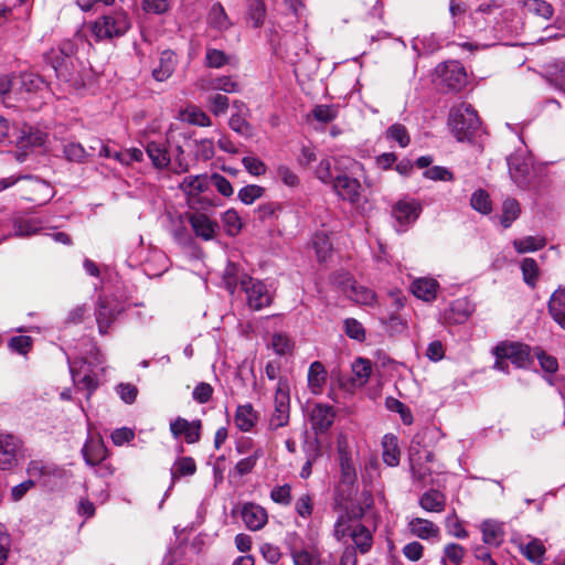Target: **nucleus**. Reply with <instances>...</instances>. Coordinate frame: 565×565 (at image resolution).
Returning a JSON list of instances; mask_svg holds the SVG:
<instances>
[{
	"mask_svg": "<svg viewBox=\"0 0 565 565\" xmlns=\"http://www.w3.org/2000/svg\"><path fill=\"white\" fill-rule=\"evenodd\" d=\"M548 312L553 320L565 330V289L555 290L548 300Z\"/></svg>",
	"mask_w": 565,
	"mask_h": 565,
	"instance_id": "31",
	"label": "nucleus"
},
{
	"mask_svg": "<svg viewBox=\"0 0 565 565\" xmlns=\"http://www.w3.org/2000/svg\"><path fill=\"white\" fill-rule=\"evenodd\" d=\"M14 234L17 236H30L39 231V223L35 218H18L14 221Z\"/></svg>",
	"mask_w": 565,
	"mask_h": 565,
	"instance_id": "60",
	"label": "nucleus"
},
{
	"mask_svg": "<svg viewBox=\"0 0 565 565\" xmlns=\"http://www.w3.org/2000/svg\"><path fill=\"white\" fill-rule=\"evenodd\" d=\"M418 503L427 512L439 513L445 510L446 497L438 490H428L420 495Z\"/></svg>",
	"mask_w": 565,
	"mask_h": 565,
	"instance_id": "33",
	"label": "nucleus"
},
{
	"mask_svg": "<svg viewBox=\"0 0 565 565\" xmlns=\"http://www.w3.org/2000/svg\"><path fill=\"white\" fill-rule=\"evenodd\" d=\"M335 413L332 406L316 404L310 413V422L316 433L327 431L333 424Z\"/></svg>",
	"mask_w": 565,
	"mask_h": 565,
	"instance_id": "21",
	"label": "nucleus"
},
{
	"mask_svg": "<svg viewBox=\"0 0 565 565\" xmlns=\"http://www.w3.org/2000/svg\"><path fill=\"white\" fill-rule=\"evenodd\" d=\"M281 49L284 50V57L289 63L296 64L301 61L309 53L306 32L286 33Z\"/></svg>",
	"mask_w": 565,
	"mask_h": 565,
	"instance_id": "15",
	"label": "nucleus"
},
{
	"mask_svg": "<svg viewBox=\"0 0 565 565\" xmlns=\"http://www.w3.org/2000/svg\"><path fill=\"white\" fill-rule=\"evenodd\" d=\"M439 284L434 278H418L412 284V292L418 299L433 301L437 296Z\"/></svg>",
	"mask_w": 565,
	"mask_h": 565,
	"instance_id": "28",
	"label": "nucleus"
},
{
	"mask_svg": "<svg viewBox=\"0 0 565 565\" xmlns=\"http://www.w3.org/2000/svg\"><path fill=\"white\" fill-rule=\"evenodd\" d=\"M248 20L253 22L254 28H260L266 18V6L263 0H250L247 11Z\"/></svg>",
	"mask_w": 565,
	"mask_h": 565,
	"instance_id": "53",
	"label": "nucleus"
},
{
	"mask_svg": "<svg viewBox=\"0 0 565 565\" xmlns=\"http://www.w3.org/2000/svg\"><path fill=\"white\" fill-rule=\"evenodd\" d=\"M350 536L360 553L365 554L371 550L373 537L371 531L365 525H354L350 532Z\"/></svg>",
	"mask_w": 565,
	"mask_h": 565,
	"instance_id": "35",
	"label": "nucleus"
},
{
	"mask_svg": "<svg viewBox=\"0 0 565 565\" xmlns=\"http://www.w3.org/2000/svg\"><path fill=\"white\" fill-rule=\"evenodd\" d=\"M210 186V179L206 174H196L185 177L179 184V189L185 194L188 203L193 207L196 203L211 205V201L201 199L200 194Z\"/></svg>",
	"mask_w": 565,
	"mask_h": 565,
	"instance_id": "13",
	"label": "nucleus"
},
{
	"mask_svg": "<svg viewBox=\"0 0 565 565\" xmlns=\"http://www.w3.org/2000/svg\"><path fill=\"white\" fill-rule=\"evenodd\" d=\"M327 379L328 372L324 365L319 361L312 362L308 370V387L313 395L322 393Z\"/></svg>",
	"mask_w": 565,
	"mask_h": 565,
	"instance_id": "26",
	"label": "nucleus"
},
{
	"mask_svg": "<svg viewBox=\"0 0 565 565\" xmlns=\"http://www.w3.org/2000/svg\"><path fill=\"white\" fill-rule=\"evenodd\" d=\"M22 457V441L14 435L0 433V470L13 469Z\"/></svg>",
	"mask_w": 565,
	"mask_h": 565,
	"instance_id": "11",
	"label": "nucleus"
},
{
	"mask_svg": "<svg viewBox=\"0 0 565 565\" xmlns=\"http://www.w3.org/2000/svg\"><path fill=\"white\" fill-rule=\"evenodd\" d=\"M244 275H239V267L234 263H228L223 273V282L230 294H234L239 286V280Z\"/></svg>",
	"mask_w": 565,
	"mask_h": 565,
	"instance_id": "47",
	"label": "nucleus"
},
{
	"mask_svg": "<svg viewBox=\"0 0 565 565\" xmlns=\"http://www.w3.org/2000/svg\"><path fill=\"white\" fill-rule=\"evenodd\" d=\"M26 472L30 476V479L35 480V483L40 482L43 487H52L54 484L51 481V473L60 476L57 466L53 463L45 465L39 460L30 461Z\"/></svg>",
	"mask_w": 565,
	"mask_h": 565,
	"instance_id": "23",
	"label": "nucleus"
},
{
	"mask_svg": "<svg viewBox=\"0 0 565 565\" xmlns=\"http://www.w3.org/2000/svg\"><path fill=\"white\" fill-rule=\"evenodd\" d=\"M241 516L246 527L250 531L263 529L268 521L267 511L253 502H247L242 505Z\"/></svg>",
	"mask_w": 565,
	"mask_h": 565,
	"instance_id": "17",
	"label": "nucleus"
},
{
	"mask_svg": "<svg viewBox=\"0 0 565 565\" xmlns=\"http://www.w3.org/2000/svg\"><path fill=\"white\" fill-rule=\"evenodd\" d=\"M147 154L157 169H164L171 163L167 147L157 141H151L146 147Z\"/></svg>",
	"mask_w": 565,
	"mask_h": 565,
	"instance_id": "34",
	"label": "nucleus"
},
{
	"mask_svg": "<svg viewBox=\"0 0 565 565\" xmlns=\"http://www.w3.org/2000/svg\"><path fill=\"white\" fill-rule=\"evenodd\" d=\"M222 222L228 235L234 236L242 230V221L234 209L225 211L222 215Z\"/></svg>",
	"mask_w": 565,
	"mask_h": 565,
	"instance_id": "58",
	"label": "nucleus"
},
{
	"mask_svg": "<svg viewBox=\"0 0 565 565\" xmlns=\"http://www.w3.org/2000/svg\"><path fill=\"white\" fill-rule=\"evenodd\" d=\"M547 82L565 94V61H556L546 68Z\"/></svg>",
	"mask_w": 565,
	"mask_h": 565,
	"instance_id": "39",
	"label": "nucleus"
},
{
	"mask_svg": "<svg viewBox=\"0 0 565 565\" xmlns=\"http://www.w3.org/2000/svg\"><path fill=\"white\" fill-rule=\"evenodd\" d=\"M209 110L216 117L225 115L230 107V99L222 94H212L206 98Z\"/></svg>",
	"mask_w": 565,
	"mask_h": 565,
	"instance_id": "49",
	"label": "nucleus"
},
{
	"mask_svg": "<svg viewBox=\"0 0 565 565\" xmlns=\"http://www.w3.org/2000/svg\"><path fill=\"white\" fill-rule=\"evenodd\" d=\"M521 213L520 204L515 199H507L502 205L501 224L509 227Z\"/></svg>",
	"mask_w": 565,
	"mask_h": 565,
	"instance_id": "50",
	"label": "nucleus"
},
{
	"mask_svg": "<svg viewBox=\"0 0 565 565\" xmlns=\"http://www.w3.org/2000/svg\"><path fill=\"white\" fill-rule=\"evenodd\" d=\"M76 362L73 361V384L77 391H85L88 398L92 393L97 388L98 381L96 375L90 370L75 371Z\"/></svg>",
	"mask_w": 565,
	"mask_h": 565,
	"instance_id": "29",
	"label": "nucleus"
},
{
	"mask_svg": "<svg viewBox=\"0 0 565 565\" xmlns=\"http://www.w3.org/2000/svg\"><path fill=\"white\" fill-rule=\"evenodd\" d=\"M210 24L217 30H227L232 23L220 3L213 4L209 13Z\"/></svg>",
	"mask_w": 565,
	"mask_h": 565,
	"instance_id": "46",
	"label": "nucleus"
},
{
	"mask_svg": "<svg viewBox=\"0 0 565 565\" xmlns=\"http://www.w3.org/2000/svg\"><path fill=\"white\" fill-rule=\"evenodd\" d=\"M247 114L245 113H233L228 119V126L230 128L235 131L236 134L249 137L252 136V126L246 120Z\"/></svg>",
	"mask_w": 565,
	"mask_h": 565,
	"instance_id": "52",
	"label": "nucleus"
},
{
	"mask_svg": "<svg viewBox=\"0 0 565 565\" xmlns=\"http://www.w3.org/2000/svg\"><path fill=\"white\" fill-rule=\"evenodd\" d=\"M385 137L387 140L396 141L402 148H406L411 142V137L406 127L398 122L393 124L387 128Z\"/></svg>",
	"mask_w": 565,
	"mask_h": 565,
	"instance_id": "48",
	"label": "nucleus"
},
{
	"mask_svg": "<svg viewBox=\"0 0 565 565\" xmlns=\"http://www.w3.org/2000/svg\"><path fill=\"white\" fill-rule=\"evenodd\" d=\"M472 311L470 302L465 298H459L450 303L445 318L449 323L460 324L468 320Z\"/></svg>",
	"mask_w": 565,
	"mask_h": 565,
	"instance_id": "25",
	"label": "nucleus"
},
{
	"mask_svg": "<svg viewBox=\"0 0 565 565\" xmlns=\"http://www.w3.org/2000/svg\"><path fill=\"white\" fill-rule=\"evenodd\" d=\"M263 456L262 448L254 449L253 454L246 458L241 459L236 466L235 470L239 476H245L254 469L257 460Z\"/></svg>",
	"mask_w": 565,
	"mask_h": 565,
	"instance_id": "62",
	"label": "nucleus"
},
{
	"mask_svg": "<svg viewBox=\"0 0 565 565\" xmlns=\"http://www.w3.org/2000/svg\"><path fill=\"white\" fill-rule=\"evenodd\" d=\"M448 125L458 141L470 139L480 127V119L471 105L460 104L449 111Z\"/></svg>",
	"mask_w": 565,
	"mask_h": 565,
	"instance_id": "5",
	"label": "nucleus"
},
{
	"mask_svg": "<svg viewBox=\"0 0 565 565\" xmlns=\"http://www.w3.org/2000/svg\"><path fill=\"white\" fill-rule=\"evenodd\" d=\"M466 550L457 543H448L444 546L441 564L443 565H461Z\"/></svg>",
	"mask_w": 565,
	"mask_h": 565,
	"instance_id": "41",
	"label": "nucleus"
},
{
	"mask_svg": "<svg viewBox=\"0 0 565 565\" xmlns=\"http://www.w3.org/2000/svg\"><path fill=\"white\" fill-rule=\"evenodd\" d=\"M332 188L337 194L351 203H356L361 195L360 182L347 174H341L332 181Z\"/></svg>",
	"mask_w": 565,
	"mask_h": 565,
	"instance_id": "18",
	"label": "nucleus"
},
{
	"mask_svg": "<svg viewBox=\"0 0 565 565\" xmlns=\"http://www.w3.org/2000/svg\"><path fill=\"white\" fill-rule=\"evenodd\" d=\"M265 193V189L257 184H248L243 186L238 193L237 198L238 200L246 204H253L256 200L260 199Z\"/></svg>",
	"mask_w": 565,
	"mask_h": 565,
	"instance_id": "57",
	"label": "nucleus"
},
{
	"mask_svg": "<svg viewBox=\"0 0 565 565\" xmlns=\"http://www.w3.org/2000/svg\"><path fill=\"white\" fill-rule=\"evenodd\" d=\"M196 471V465L191 457H181L177 459L171 468V489L175 481L182 477H189L194 475Z\"/></svg>",
	"mask_w": 565,
	"mask_h": 565,
	"instance_id": "37",
	"label": "nucleus"
},
{
	"mask_svg": "<svg viewBox=\"0 0 565 565\" xmlns=\"http://www.w3.org/2000/svg\"><path fill=\"white\" fill-rule=\"evenodd\" d=\"M546 245L545 238L541 236H526L523 238L514 239L513 246L520 254L535 252Z\"/></svg>",
	"mask_w": 565,
	"mask_h": 565,
	"instance_id": "44",
	"label": "nucleus"
},
{
	"mask_svg": "<svg viewBox=\"0 0 565 565\" xmlns=\"http://www.w3.org/2000/svg\"><path fill=\"white\" fill-rule=\"evenodd\" d=\"M482 541L489 546L499 547L504 541L503 523L495 520H484L480 524Z\"/></svg>",
	"mask_w": 565,
	"mask_h": 565,
	"instance_id": "24",
	"label": "nucleus"
},
{
	"mask_svg": "<svg viewBox=\"0 0 565 565\" xmlns=\"http://www.w3.org/2000/svg\"><path fill=\"white\" fill-rule=\"evenodd\" d=\"M382 457L383 461L390 467H395L399 463V450L394 436H384Z\"/></svg>",
	"mask_w": 565,
	"mask_h": 565,
	"instance_id": "42",
	"label": "nucleus"
},
{
	"mask_svg": "<svg viewBox=\"0 0 565 565\" xmlns=\"http://www.w3.org/2000/svg\"><path fill=\"white\" fill-rule=\"evenodd\" d=\"M291 557L295 565H320V555L316 547H311V550L292 548Z\"/></svg>",
	"mask_w": 565,
	"mask_h": 565,
	"instance_id": "43",
	"label": "nucleus"
},
{
	"mask_svg": "<svg viewBox=\"0 0 565 565\" xmlns=\"http://www.w3.org/2000/svg\"><path fill=\"white\" fill-rule=\"evenodd\" d=\"M422 212V205L415 199L399 200L393 207V216L405 231V227L414 223Z\"/></svg>",
	"mask_w": 565,
	"mask_h": 565,
	"instance_id": "16",
	"label": "nucleus"
},
{
	"mask_svg": "<svg viewBox=\"0 0 565 565\" xmlns=\"http://www.w3.org/2000/svg\"><path fill=\"white\" fill-rule=\"evenodd\" d=\"M440 83L450 90H460L467 83L465 67L458 61H448L436 67Z\"/></svg>",
	"mask_w": 565,
	"mask_h": 565,
	"instance_id": "10",
	"label": "nucleus"
},
{
	"mask_svg": "<svg viewBox=\"0 0 565 565\" xmlns=\"http://www.w3.org/2000/svg\"><path fill=\"white\" fill-rule=\"evenodd\" d=\"M470 205L473 210L482 214H489L492 210L489 194L482 189H479L472 193Z\"/></svg>",
	"mask_w": 565,
	"mask_h": 565,
	"instance_id": "55",
	"label": "nucleus"
},
{
	"mask_svg": "<svg viewBox=\"0 0 565 565\" xmlns=\"http://www.w3.org/2000/svg\"><path fill=\"white\" fill-rule=\"evenodd\" d=\"M177 64L175 54L172 51H163L159 58V65L152 70V76L158 82L167 81L174 72Z\"/></svg>",
	"mask_w": 565,
	"mask_h": 565,
	"instance_id": "30",
	"label": "nucleus"
},
{
	"mask_svg": "<svg viewBox=\"0 0 565 565\" xmlns=\"http://www.w3.org/2000/svg\"><path fill=\"white\" fill-rule=\"evenodd\" d=\"M520 551L530 562L540 565L543 562L545 546L542 541L532 539L527 543H521Z\"/></svg>",
	"mask_w": 565,
	"mask_h": 565,
	"instance_id": "40",
	"label": "nucleus"
},
{
	"mask_svg": "<svg viewBox=\"0 0 565 565\" xmlns=\"http://www.w3.org/2000/svg\"><path fill=\"white\" fill-rule=\"evenodd\" d=\"M125 311L124 305L115 297L100 296L96 303V323L100 334H106L116 321V319Z\"/></svg>",
	"mask_w": 565,
	"mask_h": 565,
	"instance_id": "9",
	"label": "nucleus"
},
{
	"mask_svg": "<svg viewBox=\"0 0 565 565\" xmlns=\"http://www.w3.org/2000/svg\"><path fill=\"white\" fill-rule=\"evenodd\" d=\"M230 63V56L224 51L206 47L205 65L211 68H221Z\"/></svg>",
	"mask_w": 565,
	"mask_h": 565,
	"instance_id": "56",
	"label": "nucleus"
},
{
	"mask_svg": "<svg viewBox=\"0 0 565 565\" xmlns=\"http://www.w3.org/2000/svg\"><path fill=\"white\" fill-rule=\"evenodd\" d=\"M189 223L194 232V234L204 239L211 241L215 237L218 225L215 221L211 220L204 213H189L186 214Z\"/></svg>",
	"mask_w": 565,
	"mask_h": 565,
	"instance_id": "19",
	"label": "nucleus"
},
{
	"mask_svg": "<svg viewBox=\"0 0 565 565\" xmlns=\"http://www.w3.org/2000/svg\"><path fill=\"white\" fill-rule=\"evenodd\" d=\"M205 89L232 94L241 92V86L234 76L223 75L209 79Z\"/></svg>",
	"mask_w": 565,
	"mask_h": 565,
	"instance_id": "38",
	"label": "nucleus"
},
{
	"mask_svg": "<svg viewBox=\"0 0 565 565\" xmlns=\"http://www.w3.org/2000/svg\"><path fill=\"white\" fill-rule=\"evenodd\" d=\"M509 173L520 189H527L532 179V160L520 153L508 158Z\"/></svg>",
	"mask_w": 565,
	"mask_h": 565,
	"instance_id": "14",
	"label": "nucleus"
},
{
	"mask_svg": "<svg viewBox=\"0 0 565 565\" xmlns=\"http://www.w3.org/2000/svg\"><path fill=\"white\" fill-rule=\"evenodd\" d=\"M521 269L523 274V279L529 286H535L537 277H539V267L537 263L530 257H526L522 260Z\"/></svg>",
	"mask_w": 565,
	"mask_h": 565,
	"instance_id": "63",
	"label": "nucleus"
},
{
	"mask_svg": "<svg viewBox=\"0 0 565 565\" xmlns=\"http://www.w3.org/2000/svg\"><path fill=\"white\" fill-rule=\"evenodd\" d=\"M445 525L449 535L457 539H467L468 531L463 527L462 522L458 519L456 513H451L446 518Z\"/></svg>",
	"mask_w": 565,
	"mask_h": 565,
	"instance_id": "64",
	"label": "nucleus"
},
{
	"mask_svg": "<svg viewBox=\"0 0 565 565\" xmlns=\"http://www.w3.org/2000/svg\"><path fill=\"white\" fill-rule=\"evenodd\" d=\"M290 413V386L285 377H279L274 399V412L270 417V427L277 429L289 422Z\"/></svg>",
	"mask_w": 565,
	"mask_h": 565,
	"instance_id": "7",
	"label": "nucleus"
},
{
	"mask_svg": "<svg viewBox=\"0 0 565 565\" xmlns=\"http://www.w3.org/2000/svg\"><path fill=\"white\" fill-rule=\"evenodd\" d=\"M372 366L367 359L359 358L352 364L353 382L364 385L371 375Z\"/></svg>",
	"mask_w": 565,
	"mask_h": 565,
	"instance_id": "45",
	"label": "nucleus"
},
{
	"mask_svg": "<svg viewBox=\"0 0 565 565\" xmlns=\"http://www.w3.org/2000/svg\"><path fill=\"white\" fill-rule=\"evenodd\" d=\"M347 294L350 299L360 305L372 306L376 301V295L372 289L359 285L355 281L350 282Z\"/></svg>",
	"mask_w": 565,
	"mask_h": 565,
	"instance_id": "36",
	"label": "nucleus"
},
{
	"mask_svg": "<svg viewBox=\"0 0 565 565\" xmlns=\"http://www.w3.org/2000/svg\"><path fill=\"white\" fill-rule=\"evenodd\" d=\"M239 287L246 295V303L249 309L259 311L271 303V295L267 286L246 274L239 280Z\"/></svg>",
	"mask_w": 565,
	"mask_h": 565,
	"instance_id": "6",
	"label": "nucleus"
},
{
	"mask_svg": "<svg viewBox=\"0 0 565 565\" xmlns=\"http://www.w3.org/2000/svg\"><path fill=\"white\" fill-rule=\"evenodd\" d=\"M312 245L319 262H324L332 250L331 242L326 233L315 234Z\"/></svg>",
	"mask_w": 565,
	"mask_h": 565,
	"instance_id": "54",
	"label": "nucleus"
},
{
	"mask_svg": "<svg viewBox=\"0 0 565 565\" xmlns=\"http://www.w3.org/2000/svg\"><path fill=\"white\" fill-rule=\"evenodd\" d=\"M341 481L345 484L352 486L356 480V470L352 459L342 454L340 456Z\"/></svg>",
	"mask_w": 565,
	"mask_h": 565,
	"instance_id": "59",
	"label": "nucleus"
},
{
	"mask_svg": "<svg viewBox=\"0 0 565 565\" xmlns=\"http://www.w3.org/2000/svg\"><path fill=\"white\" fill-rule=\"evenodd\" d=\"M47 135L41 129L22 124L11 125L8 119L0 116V146H15L21 151L15 153V159L23 162L26 150L44 145Z\"/></svg>",
	"mask_w": 565,
	"mask_h": 565,
	"instance_id": "1",
	"label": "nucleus"
},
{
	"mask_svg": "<svg viewBox=\"0 0 565 565\" xmlns=\"http://www.w3.org/2000/svg\"><path fill=\"white\" fill-rule=\"evenodd\" d=\"M494 355L507 358L516 367H526L532 361L533 353L527 344L503 342L494 348Z\"/></svg>",
	"mask_w": 565,
	"mask_h": 565,
	"instance_id": "12",
	"label": "nucleus"
},
{
	"mask_svg": "<svg viewBox=\"0 0 565 565\" xmlns=\"http://www.w3.org/2000/svg\"><path fill=\"white\" fill-rule=\"evenodd\" d=\"M185 119L189 124L200 126V127H210L212 125L211 118L209 115L201 110L198 107H189L185 113Z\"/></svg>",
	"mask_w": 565,
	"mask_h": 565,
	"instance_id": "61",
	"label": "nucleus"
},
{
	"mask_svg": "<svg viewBox=\"0 0 565 565\" xmlns=\"http://www.w3.org/2000/svg\"><path fill=\"white\" fill-rule=\"evenodd\" d=\"M15 184H19V191L23 199L39 205L49 202L54 195L50 183L30 174L18 173L0 179V189L2 190Z\"/></svg>",
	"mask_w": 565,
	"mask_h": 565,
	"instance_id": "3",
	"label": "nucleus"
},
{
	"mask_svg": "<svg viewBox=\"0 0 565 565\" xmlns=\"http://www.w3.org/2000/svg\"><path fill=\"white\" fill-rule=\"evenodd\" d=\"M434 436L435 430L422 429L413 437L409 446L408 456L412 477L423 486L434 483L431 478L434 469L429 466L434 461V454L429 449Z\"/></svg>",
	"mask_w": 565,
	"mask_h": 565,
	"instance_id": "2",
	"label": "nucleus"
},
{
	"mask_svg": "<svg viewBox=\"0 0 565 565\" xmlns=\"http://www.w3.org/2000/svg\"><path fill=\"white\" fill-rule=\"evenodd\" d=\"M201 422H189L185 418L178 417L170 423V431L174 438L184 437L188 444H194L200 440Z\"/></svg>",
	"mask_w": 565,
	"mask_h": 565,
	"instance_id": "20",
	"label": "nucleus"
},
{
	"mask_svg": "<svg viewBox=\"0 0 565 565\" xmlns=\"http://www.w3.org/2000/svg\"><path fill=\"white\" fill-rule=\"evenodd\" d=\"M524 7L530 13L550 20L554 14V9L551 3L544 0H525Z\"/></svg>",
	"mask_w": 565,
	"mask_h": 565,
	"instance_id": "51",
	"label": "nucleus"
},
{
	"mask_svg": "<svg viewBox=\"0 0 565 565\" xmlns=\"http://www.w3.org/2000/svg\"><path fill=\"white\" fill-rule=\"evenodd\" d=\"M131 28V21L127 11L122 8L104 14L90 23L89 29L96 41L113 40L124 36Z\"/></svg>",
	"mask_w": 565,
	"mask_h": 565,
	"instance_id": "4",
	"label": "nucleus"
},
{
	"mask_svg": "<svg viewBox=\"0 0 565 565\" xmlns=\"http://www.w3.org/2000/svg\"><path fill=\"white\" fill-rule=\"evenodd\" d=\"M82 454H83V458H84L85 462L88 466L94 467V466L102 463V461H104V459L107 456V449H106L100 437L90 436L86 440V443L82 449Z\"/></svg>",
	"mask_w": 565,
	"mask_h": 565,
	"instance_id": "22",
	"label": "nucleus"
},
{
	"mask_svg": "<svg viewBox=\"0 0 565 565\" xmlns=\"http://www.w3.org/2000/svg\"><path fill=\"white\" fill-rule=\"evenodd\" d=\"M408 527L413 535L422 540H428L439 535V527L426 519L414 518L408 522Z\"/></svg>",
	"mask_w": 565,
	"mask_h": 565,
	"instance_id": "32",
	"label": "nucleus"
},
{
	"mask_svg": "<svg viewBox=\"0 0 565 565\" xmlns=\"http://www.w3.org/2000/svg\"><path fill=\"white\" fill-rule=\"evenodd\" d=\"M49 93L45 81L33 73H25L20 76L21 98L30 103L32 109L42 106L44 96Z\"/></svg>",
	"mask_w": 565,
	"mask_h": 565,
	"instance_id": "8",
	"label": "nucleus"
},
{
	"mask_svg": "<svg viewBox=\"0 0 565 565\" xmlns=\"http://www.w3.org/2000/svg\"><path fill=\"white\" fill-rule=\"evenodd\" d=\"M258 420V414L253 405L247 403L236 408L234 423L241 431H250Z\"/></svg>",
	"mask_w": 565,
	"mask_h": 565,
	"instance_id": "27",
	"label": "nucleus"
}]
</instances>
